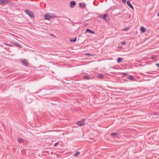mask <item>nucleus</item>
<instances>
[{
	"label": "nucleus",
	"instance_id": "f257e3e1",
	"mask_svg": "<svg viewBox=\"0 0 159 159\" xmlns=\"http://www.w3.org/2000/svg\"><path fill=\"white\" fill-rule=\"evenodd\" d=\"M25 12L31 18H34V13L32 12L29 10H25Z\"/></svg>",
	"mask_w": 159,
	"mask_h": 159
},
{
	"label": "nucleus",
	"instance_id": "f03ea898",
	"mask_svg": "<svg viewBox=\"0 0 159 159\" xmlns=\"http://www.w3.org/2000/svg\"><path fill=\"white\" fill-rule=\"evenodd\" d=\"M22 64L25 66L27 67L29 65V63L25 59L22 60L21 61Z\"/></svg>",
	"mask_w": 159,
	"mask_h": 159
},
{
	"label": "nucleus",
	"instance_id": "7ed1b4c3",
	"mask_svg": "<svg viewBox=\"0 0 159 159\" xmlns=\"http://www.w3.org/2000/svg\"><path fill=\"white\" fill-rule=\"evenodd\" d=\"M84 120L83 119L81 121L78 122L76 123L77 125L80 126L84 125Z\"/></svg>",
	"mask_w": 159,
	"mask_h": 159
},
{
	"label": "nucleus",
	"instance_id": "20e7f679",
	"mask_svg": "<svg viewBox=\"0 0 159 159\" xmlns=\"http://www.w3.org/2000/svg\"><path fill=\"white\" fill-rule=\"evenodd\" d=\"M76 5V2L75 1H71L70 3V7L71 8H74Z\"/></svg>",
	"mask_w": 159,
	"mask_h": 159
},
{
	"label": "nucleus",
	"instance_id": "39448f33",
	"mask_svg": "<svg viewBox=\"0 0 159 159\" xmlns=\"http://www.w3.org/2000/svg\"><path fill=\"white\" fill-rule=\"evenodd\" d=\"M79 7L80 8H84L86 7V4L84 2H80L79 3Z\"/></svg>",
	"mask_w": 159,
	"mask_h": 159
},
{
	"label": "nucleus",
	"instance_id": "423d86ee",
	"mask_svg": "<svg viewBox=\"0 0 159 159\" xmlns=\"http://www.w3.org/2000/svg\"><path fill=\"white\" fill-rule=\"evenodd\" d=\"M126 3L128 5V6L130 7L133 10H134V8L133 6L132 5V4L131 3L130 1L129 0H128L127 1Z\"/></svg>",
	"mask_w": 159,
	"mask_h": 159
},
{
	"label": "nucleus",
	"instance_id": "0eeeda50",
	"mask_svg": "<svg viewBox=\"0 0 159 159\" xmlns=\"http://www.w3.org/2000/svg\"><path fill=\"white\" fill-rule=\"evenodd\" d=\"M44 18L47 20H49L50 19L52 18V16H50L48 14H46L44 16Z\"/></svg>",
	"mask_w": 159,
	"mask_h": 159
},
{
	"label": "nucleus",
	"instance_id": "6e6552de",
	"mask_svg": "<svg viewBox=\"0 0 159 159\" xmlns=\"http://www.w3.org/2000/svg\"><path fill=\"white\" fill-rule=\"evenodd\" d=\"M14 44L19 48H21L22 47V45L18 42H15Z\"/></svg>",
	"mask_w": 159,
	"mask_h": 159
},
{
	"label": "nucleus",
	"instance_id": "1a4fd4ad",
	"mask_svg": "<svg viewBox=\"0 0 159 159\" xmlns=\"http://www.w3.org/2000/svg\"><path fill=\"white\" fill-rule=\"evenodd\" d=\"M10 2V0H2V5L8 3Z\"/></svg>",
	"mask_w": 159,
	"mask_h": 159
},
{
	"label": "nucleus",
	"instance_id": "9d476101",
	"mask_svg": "<svg viewBox=\"0 0 159 159\" xmlns=\"http://www.w3.org/2000/svg\"><path fill=\"white\" fill-rule=\"evenodd\" d=\"M83 78L86 80H89L90 78V76L89 75H84L83 77Z\"/></svg>",
	"mask_w": 159,
	"mask_h": 159
},
{
	"label": "nucleus",
	"instance_id": "9b49d317",
	"mask_svg": "<svg viewBox=\"0 0 159 159\" xmlns=\"http://www.w3.org/2000/svg\"><path fill=\"white\" fill-rule=\"evenodd\" d=\"M107 14H104L103 16V19L107 21V20L106 19V18L107 17Z\"/></svg>",
	"mask_w": 159,
	"mask_h": 159
},
{
	"label": "nucleus",
	"instance_id": "f8f14e48",
	"mask_svg": "<svg viewBox=\"0 0 159 159\" xmlns=\"http://www.w3.org/2000/svg\"><path fill=\"white\" fill-rule=\"evenodd\" d=\"M88 32H89L92 34H94V31H93V30H86L85 33H86Z\"/></svg>",
	"mask_w": 159,
	"mask_h": 159
},
{
	"label": "nucleus",
	"instance_id": "ddd939ff",
	"mask_svg": "<svg viewBox=\"0 0 159 159\" xmlns=\"http://www.w3.org/2000/svg\"><path fill=\"white\" fill-rule=\"evenodd\" d=\"M76 39L77 37L75 38L74 39H72L71 38H70V42H75L76 41Z\"/></svg>",
	"mask_w": 159,
	"mask_h": 159
},
{
	"label": "nucleus",
	"instance_id": "4468645a",
	"mask_svg": "<svg viewBox=\"0 0 159 159\" xmlns=\"http://www.w3.org/2000/svg\"><path fill=\"white\" fill-rule=\"evenodd\" d=\"M80 152L79 151L77 152L74 154V156L75 157L78 156L80 154Z\"/></svg>",
	"mask_w": 159,
	"mask_h": 159
},
{
	"label": "nucleus",
	"instance_id": "2eb2a0df",
	"mask_svg": "<svg viewBox=\"0 0 159 159\" xmlns=\"http://www.w3.org/2000/svg\"><path fill=\"white\" fill-rule=\"evenodd\" d=\"M122 58H121L120 57L118 58L117 59V62L118 63L121 62L122 61Z\"/></svg>",
	"mask_w": 159,
	"mask_h": 159
},
{
	"label": "nucleus",
	"instance_id": "dca6fc26",
	"mask_svg": "<svg viewBox=\"0 0 159 159\" xmlns=\"http://www.w3.org/2000/svg\"><path fill=\"white\" fill-rule=\"evenodd\" d=\"M24 139L22 138H20L18 139V141L20 143H23L24 141Z\"/></svg>",
	"mask_w": 159,
	"mask_h": 159
},
{
	"label": "nucleus",
	"instance_id": "f3484780",
	"mask_svg": "<svg viewBox=\"0 0 159 159\" xmlns=\"http://www.w3.org/2000/svg\"><path fill=\"white\" fill-rule=\"evenodd\" d=\"M118 132H115V133H112L111 134V135L112 136H114L116 135H117L118 134Z\"/></svg>",
	"mask_w": 159,
	"mask_h": 159
},
{
	"label": "nucleus",
	"instance_id": "a211bd4d",
	"mask_svg": "<svg viewBox=\"0 0 159 159\" xmlns=\"http://www.w3.org/2000/svg\"><path fill=\"white\" fill-rule=\"evenodd\" d=\"M103 77L104 75L102 74H100L98 76V77L100 79L103 78Z\"/></svg>",
	"mask_w": 159,
	"mask_h": 159
},
{
	"label": "nucleus",
	"instance_id": "6ab92c4d",
	"mask_svg": "<svg viewBox=\"0 0 159 159\" xmlns=\"http://www.w3.org/2000/svg\"><path fill=\"white\" fill-rule=\"evenodd\" d=\"M128 78L129 80H133L134 79V77H133V76L132 75H129V76Z\"/></svg>",
	"mask_w": 159,
	"mask_h": 159
},
{
	"label": "nucleus",
	"instance_id": "aec40b11",
	"mask_svg": "<svg viewBox=\"0 0 159 159\" xmlns=\"http://www.w3.org/2000/svg\"><path fill=\"white\" fill-rule=\"evenodd\" d=\"M140 30H146V29L144 27L141 26L140 28Z\"/></svg>",
	"mask_w": 159,
	"mask_h": 159
},
{
	"label": "nucleus",
	"instance_id": "412c9836",
	"mask_svg": "<svg viewBox=\"0 0 159 159\" xmlns=\"http://www.w3.org/2000/svg\"><path fill=\"white\" fill-rule=\"evenodd\" d=\"M122 75L124 76H126L128 75V74L125 73H122Z\"/></svg>",
	"mask_w": 159,
	"mask_h": 159
},
{
	"label": "nucleus",
	"instance_id": "4be33fe9",
	"mask_svg": "<svg viewBox=\"0 0 159 159\" xmlns=\"http://www.w3.org/2000/svg\"><path fill=\"white\" fill-rule=\"evenodd\" d=\"M4 44L7 46H12L11 44H8L6 43H4Z\"/></svg>",
	"mask_w": 159,
	"mask_h": 159
},
{
	"label": "nucleus",
	"instance_id": "5701e85b",
	"mask_svg": "<svg viewBox=\"0 0 159 159\" xmlns=\"http://www.w3.org/2000/svg\"><path fill=\"white\" fill-rule=\"evenodd\" d=\"M59 143V142H57L56 143H55L54 144V146L56 147L57 146Z\"/></svg>",
	"mask_w": 159,
	"mask_h": 159
},
{
	"label": "nucleus",
	"instance_id": "b1692460",
	"mask_svg": "<svg viewBox=\"0 0 159 159\" xmlns=\"http://www.w3.org/2000/svg\"><path fill=\"white\" fill-rule=\"evenodd\" d=\"M126 43V42L125 41H123V42H122L121 43V44H122V45H125Z\"/></svg>",
	"mask_w": 159,
	"mask_h": 159
},
{
	"label": "nucleus",
	"instance_id": "393cba45",
	"mask_svg": "<svg viewBox=\"0 0 159 159\" xmlns=\"http://www.w3.org/2000/svg\"><path fill=\"white\" fill-rule=\"evenodd\" d=\"M103 16L102 15L100 14L99 16V17L100 18H102V19H103Z\"/></svg>",
	"mask_w": 159,
	"mask_h": 159
},
{
	"label": "nucleus",
	"instance_id": "a878e982",
	"mask_svg": "<svg viewBox=\"0 0 159 159\" xmlns=\"http://www.w3.org/2000/svg\"><path fill=\"white\" fill-rule=\"evenodd\" d=\"M129 29V28L128 27H126L123 29H122V30H128Z\"/></svg>",
	"mask_w": 159,
	"mask_h": 159
},
{
	"label": "nucleus",
	"instance_id": "bb28decb",
	"mask_svg": "<svg viewBox=\"0 0 159 159\" xmlns=\"http://www.w3.org/2000/svg\"><path fill=\"white\" fill-rule=\"evenodd\" d=\"M126 0H122V2H124L125 3H126Z\"/></svg>",
	"mask_w": 159,
	"mask_h": 159
},
{
	"label": "nucleus",
	"instance_id": "cd10ccee",
	"mask_svg": "<svg viewBox=\"0 0 159 159\" xmlns=\"http://www.w3.org/2000/svg\"><path fill=\"white\" fill-rule=\"evenodd\" d=\"M86 55L87 56H90L92 55L90 54L89 53H87L86 54Z\"/></svg>",
	"mask_w": 159,
	"mask_h": 159
},
{
	"label": "nucleus",
	"instance_id": "c85d7f7f",
	"mask_svg": "<svg viewBox=\"0 0 159 159\" xmlns=\"http://www.w3.org/2000/svg\"><path fill=\"white\" fill-rule=\"evenodd\" d=\"M52 16V18H56L57 17V16H55V15H52L51 16Z\"/></svg>",
	"mask_w": 159,
	"mask_h": 159
},
{
	"label": "nucleus",
	"instance_id": "c756f323",
	"mask_svg": "<svg viewBox=\"0 0 159 159\" xmlns=\"http://www.w3.org/2000/svg\"><path fill=\"white\" fill-rule=\"evenodd\" d=\"M155 57H156V56H153L151 57V58L152 59H154Z\"/></svg>",
	"mask_w": 159,
	"mask_h": 159
},
{
	"label": "nucleus",
	"instance_id": "7c9ffc66",
	"mask_svg": "<svg viewBox=\"0 0 159 159\" xmlns=\"http://www.w3.org/2000/svg\"><path fill=\"white\" fill-rule=\"evenodd\" d=\"M50 36L52 37H55V36L53 34H50Z\"/></svg>",
	"mask_w": 159,
	"mask_h": 159
},
{
	"label": "nucleus",
	"instance_id": "2f4dec72",
	"mask_svg": "<svg viewBox=\"0 0 159 159\" xmlns=\"http://www.w3.org/2000/svg\"><path fill=\"white\" fill-rule=\"evenodd\" d=\"M146 30H141L142 33H144L145 32Z\"/></svg>",
	"mask_w": 159,
	"mask_h": 159
},
{
	"label": "nucleus",
	"instance_id": "473e14b6",
	"mask_svg": "<svg viewBox=\"0 0 159 159\" xmlns=\"http://www.w3.org/2000/svg\"><path fill=\"white\" fill-rule=\"evenodd\" d=\"M156 65L157 66L158 68H159V63H157Z\"/></svg>",
	"mask_w": 159,
	"mask_h": 159
},
{
	"label": "nucleus",
	"instance_id": "72a5a7b5",
	"mask_svg": "<svg viewBox=\"0 0 159 159\" xmlns=\"http://www.w3.org/2000/svg\"><path fill=\"white\" fill-rule=\"evenodd\" d=\"M2 0H0V4L2 5Z\"/></svg>",
	"mask_w": 159,
	"mask_h": 159
},
{
	"label": "nucleus",
	"instance_id": "f704fd0d",
	"mask_svg": "<svg viewBox=\"0 0 159 159\" xmlns=\"http://www.w3.org/2000/svg\"><path fill=\"white\" fill-rule=\"evenodd\" d=\"M157 16H159V11L158 12L157 14Z\"/></svg>",
	"mask_w": 159,
	"mask_h": 159
},
{
	"label": "nucleus",
	"instance_id": "c9c22d12",
	"mask_svg": "<svg viewBox=\"0 0 159 159\" xmlns=\"http://www.w3.org/2000/svg\"><path fill=\"white\" fill-rule=\"evenodd\" d=\"M86 30H90L89 29H87Z\"/></svg>",
	"mask_w": 159,
	"mask_h": 159
},
{
	"label": "nucleus",
	"instance_id": "e433bc0d",
	"mask_svg": "<svg viewBox=\"0 0 159 159\" xmlns=\"http://www.w3.org/2000/svg\"><path fill=\"white\" fill-rule=\"evenodd\" d=\"M147 73H149V74H150V72H147Z\"/></svg>",
	"mask_w": 159,
	"mask_h": 159
}]
</instances>
